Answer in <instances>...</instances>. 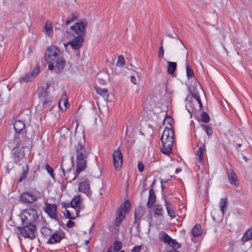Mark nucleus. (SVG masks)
Here are the masks:
<instances>
[{"label": "nucleus", "mask_w": 252, "mask_h": 252, "mask_svg": "<svg viewBox=\"0 0 252 252\" xmlns=\"http://www.w3.org/2000/svg\"><path fill=\"white\" fill-rule=\"evenodd\" d=\"M70 158L72 163L70 164V167H66V162L62 160L61 162V168L62 170L63 175H65V172H69L73 167V161L74 157L76 158V174L73 180L77 176L83 171L85 170L87 167V160L89 154L85 147V136L80 138L79 139H76L74 143H71L70 145Z\"/></svg>", "instance_id": "1"}, {"label": "nucleus", "mask_w": 252, "mask_h": 252, "mask_svg": "<svg viewBox=\"0 0 252 252\" xmlns=\"http://www.w3.org/2000/svg\"><path fill=\"white\" fill-rule=\"evenodd\" d=\"M87 25L88 23L86 20L81 21L76 23L73 26H71L69 30H66V32L67 34L74 37L72 40L64 43L65 48L68 45H70L74 50H77L81 48L84 42L83 35L85 33Z\"/></svg>", "instance_id": "2"}, {"label": "nucleus", "mask_w": 252, "mask_h": 252, "mask_svg": "<svg viewBox=\"0 0 252 252\" xmlns=\"http://www.w3.org/2000/svg\"><path fill=\"white\" fill-rule=\"evenodd\" d=\"M17 144L18 147L14 148L12 150L11 153L13 156V160L16 164L20 165L23 163H25V165L22 167V173L18 180V182H21L27 178L29 167L28 164L26 162L27 158L24 150V146L25 145H21L17 143Z\"/></svg>", "instance_id": "3"}, {"label": "nucleus", "mask_w": 252, "mask_h": 252, "mask_svg": "<svg viewBox=\"0 0 252 252\" xmlns=\"http://www.w3.org/2000/svg\"><path fill=\"white\" fill-rule=\"evenodd\" d=\"M173 136V129L172 128L166 127L162 133L160 139L162 145L160 151L163 154L169 155L172 153Z\"/></svg>", "instance_id": "4"}, {"label": "nucleus", "mask_w": 252, "mask_h": 252, "mask_svg": "<svg viewBox=\"0 0 252 252\" xmlns=\"http://www.w3.org/2000/svg\"><path fill=\"white\" fill-rule=\"evenodd\" d=\"M13 126L17 133L15 136L14 141L21 145L27 144L30 139L26 135L25 122L20 120H16L14 123Z\"/></svg>", "instance_id": "5"}, {"label": "nucleus", "mask_w": 252, "mask_h": 252, "mask_svg": "<svg viewBox=\"0 0 252 252\" xmlns=\"http://www.w3.org/2000/svg\"><path fill=\"white\" fill-rule=\"evenodd\" d=\"M20 217L22 224L35 225L34 222L38 220L39 216L35 209L30 208L24 210Z\"/></svg>", "instance_id": "6"}, {"label": "nucleus", "mask_w": 252, "mask_h": 252, "mask_svg": "<svg viewBox=\"0 0 252 252\" xmlns=\"http://www.w3.org/2000/svg\"><path fill=\"white\" fill-rule=\"evenodd\" d=\"M130 208V203L128 200L122 204L118 209L114 224L116 226H119L122 220L125 218V215L128 212Z\"/></svg>", "instance_id": "7"}, {"label": "nucleus", "mask_w": 252, "mask_h": 252, "mask_svg": "<svg viewBox=\"0 0 252 252\" xmlns=\"http://www.w3.org/2000/svg\"><path fill=\"white\" fill-rule=\"evenodd\" d=\"M22 226L18 228L19 232L21 236L25 238L34 239L35 237L36 226L35 225L28 224H22Z\"/></svg>", "instance_id": "8"}, {"label": "nucleus", "mask_w": 252, "mask_h": 252, "mask_svg": "<svg viewBox=\"0 0 252 252\" xmlns=\"http://www.w3.org/2000/svg\"><path fill=\"white\" fill-rule=\"evenodd\" d=\"M60 50L55 46H51L47 48L45 59L48 63L54 62V60L59 58Z\"/></svg>", "instance_id": "9"}, {"label": "nucleus", "mask_w": 252, "mask_h": 252, "mask_svg": "<svg viewBox=\"0 0 252 252\" xmlns=\"http://www.w3.org/2000/svg\"><path fill=\"white\" fill-rule=\"evenodd\" d=\"M40 72V66L37 64L33 70L30 73H27L19 78L21 83H27L32 81Z\"/></svg>", "instance_id": "10"}, {"label": "nucleus", "mask_w": 252, "mask_h": 252, "mask_svg": "<svg viewBox=\"0 0 252 252\" xmlns=\"http://www.w3.org/2000/svg\"><path fill=\"white\" fill-rule=\"evenodd\" d=\"M113 164L117 170H120L123 163V155L119 149H117L113 153Z\"/></svg>", "instance_id": "11"}, {"label": "nucleus", "mask_w": 252, "mask_h": 252, "mask_svg": "<svg viewBox=\"0 0 252 252\" xmlns=\"http://www.w3.org/2000/svg\"><path fill=\"white\" fill-rule=\"evenodd\" d=\"M198 150L196 151V159L198 165L204 164V153L205 151V145L204 144H197Z\"/></svg>", "instance_id": "12"}, {"label": "nucleus", "mask_w": 252, "mask_h": 252, "mask_svg": "<svg viewBox=\"0 0 252 252\" xmlns=\"http://www.w3.org/2000/svg\"><path fill=\"white\" fill-rule=\"evenodd\" d=\"M37 199L36 196L29 191H25L20 196V200L24 203L32 204Z\"/></svg>", "instance_id": "13"}, {"label": "nucleus", "mask_w": 252, "mask_h": 252, "mask_svg": "<svg viewBox=\"0 0 252 252\" xmlns=\"http://www.w3.org/2000/svg\"><path fill=\"white\" fill-rule=\"evenodd\" d=\"M65 233L63 231H58L51 234L48 243L53 244L60 242L61 240L65 238Z\"/></svg>", "instance_id": "14"}, {"label": "nucleus", "mask_w": 252, "mask_h": 252, "mask_svg": "<svg viewBox=\"0 0 252 252\" xmlns=\"http://www.w3.org/2000/svg\"><path fill=\"white\" fill-rule=\"evenodd\" d=\"M70 207L76 209V215L79 216V213L80 210L83 209V207L81 205V201L80 195H75L72 198L70 203Z\"/></svg>", "instance_id": "15"}, {"label": "nucleus", "mask_w": 252, "mask_h": 252, "mask_svg": "<svg viewBox=\"0 0 252 252\" xmlns=\"http://www.w3.org/2000/svg\"><path fill=\"white\" fill-rule=\"evenodd\" d=\"M47 88L44 89L43 87L38 90V96L42 101V104L44 107L50 103L51 101L50 98L48 97V92H47Z\"/></svg>", "instance_id": "16"}, {"label": "nucleus", "mask_w": 252, "mask_h": 252, "mask_svg": "<svg viewBox=\"0 0 252 252\" xmlns=\"http://www.w3.org/2000/svg\"><path fill=\"white\" fill-rule=\"evenodd\" d=\"M78 190L79 191L86 194L88 196H90L91 195L92 192L90 190L89 181L86 180L83 182H80L78 186Z\"/></svg>", "instance_id": "17"}, {"label": "nucleus", "mask_w": 252, "mask_h": 252, "mask_svg": "<svg viewBox=\"0 0 252 252\" xmlns=\"http://www.w3.org/2000/svg\"><path fill=\"white\" fill-rule=\"evenodd\" d=\"M46 206L44 210L50 218L57 220V206L55 204L46 203Z\"/></svg>", "instance_id": "18"}, {"label": "nucleus", "mask_w": 252, "mask_h": 252, "mask_svg": "<svg viewBox=\"0 0 252 252\" xmlns=\"http://www.w3.org/2000/svg\"><path fill=\"white\" fill-rule=\"evenodd\" d=\"M54 63L55 72L58 74H60L63 71L66 63L65 60L62 57H60L54 60Z\"/></svg>", "instance_id": "19"}, {"label": "nucleus", "mask_w": 252, "mask_h": 252, "mask_svg": "<svg viewBox=\"0 0 252 252\" xmlns=\"http://www.w3.org/2000/svg\"><path fill=\"white\" fill-rule=\"evenodd\" d=\"M149 193L148 200L147 205L148 208H152L155 203L156 196L152 187L149 189Z\"/></svg>", "instance_id": "20"}, {"label": "nucleus", "mask_w": 252, "mask_h": 252, "mask_svg": "<svg viewBox=\"0 0 252 252\" xmlns=\"http://www.w3.org/2000/svg\"><path fill=\"white\" fill-rule=\"evenodd\" d=\"M165 206L167 211V213L169 217L173 219L176 216V212L174 209L172 204L170 202H168L167 200L164 199Z\"/></svg>", "instance_id": "21"}, {"label": "nucleus", "mask_w": 252, "mask_h": 252, "mask_svg": "<svg viewBox=\"0 0 252 252\" xmlns=\"http://www.w3.org/2000/svg\"><path fill=\"white\" fill-rule=\"evenodd\" d=\"M227 176L231 185H234L236 187L238 186L239 182L237 180V176L233 170H230L227 172Z\"/></svg>", "instance_id": "22"}, {"label": "nucleus", "mask_w": 252, "mask_h": 252, "mask_svg": "<svg viewBox=\"0 0 252 252\" xmlns=\"http://www.w3.org/2000/svg\"><path fill=\"white\" fill-rule=\"evenodd\" d=\"M144 215V211L142 208H138L135 211V223L138 226L140 224V220Z\"/></svg>", "instance_id": "23"}, {"label": "nucleus", "mask_w": 252, "mask_h": 252, "mask_svg": "<svg viewBox=\"0 0 252 252\" xmlns=\"http://www.w3.org/2000/svg\"><path fill=\"white\" fill-rule=\"evenodd\" d=\"M188 102L186 104V107L189 113H192L194 111L195 107L193 102L191 99V97L188 95L185 99Z\"/></svg>", "instance_id": "24"}, {"label": "nucleus", "mask_w": 252, "mask_h": 252, "mask_svg": "<svg viewBox=\"0 0 252 252\" xmlns=\"http://www.w3.org/2000/svg\"><path fill=\"white\" fill-rule=\"evenodd\" d=\"M95 90L97 94L105 98V99L108 98V94L106 89L101 88L99 87L96 86L95 87Z\"/></svg>", "instance_id": "25"}, {"label": "nucleus", "mask_w": 252, "mask_h": 252, "mask_svg": "<svg viewBox=\"0 0 252 252\" xmlns=\"http://www.w3.org/2000/svg\"><path fill=\"white\" fill-rule=\"evenodd\" d=\"M252 239V228L247 230L244 234L241 240L243 243Z\"/></svg>", "instance_id": "26"}, {"label": "nucleus", "mask_w": 252, "mask_h": 252, "mask_svg": "<svg viewBox=\"0 0 252 252\" xmlns=\"http://www.w3.org/2000/svg\"><path fill=\"white\" fill-rule=\"evenodd\" d=\"M192 234L194 237H198L201 235L202 230L200 225L196 224L192 229Z\"/></svg>", "instance_id": "27"}, {"label": "nucleus", "mask_w": 252, "mask_h": 252, "mask_svg": "<svg viewBox=\"0 0 252 252\" xmlns=\"http://www.w3.org/2000/svg\"><path fill=\"white\" fill-rule=\"evenodd\" d=\"M168 69L167 72L170 74H173L176 69L177 63L176 62H168Z\"/></svg>", "instance_id": "28"}, {"label": "nucleus", "mask_w": 252, "mask_h": 252, "mask_svg": "<svg viewBox=\"0 0 252 252\" xmlns=\"http://www.w3.org/2000/svg\"><path fill=\"white\" fill-rule=\"evenodd\" d=\"M78 17V14L77 13H72L70 16L68 17V19L65 22V25L68 26L71 23L75 21Z\"/></svg>", "instance_id": "29"}, {"label": "nucleus", "mask_w": 252, "mask_h": 252, "mask_svg": "<svg viewBox=\"0 0 252 252\" xmlns=\"http://www.w3.org/2000/svg\"><path fill=\"white\" fill-rule=\"evenodd\" d=\"M44 30L45 34L50 36L53 33L52 24L50 23H48V22H46L44 28Z\"/></svg>", "instance_id": "30"}, {"label": "nucleus", "mask_w": 252, "mask_h": 252, "mask_svg": "<svg viewBox=\"0 0 252 252\" xmlns=\"http://www.w3.org/2000/svg\"><path fill=\"white\" fill-rule=\"evenodd\" d=\"M201 126L203 128V130L206 132L208 137H210L212 135L213 129L210 126L201 124Z\"/></svg>", "instance_id": "31"}, {"label": "nucleus", "mask_w": 252, "mask_h": 252, "mask_svg": "<svg viewBox=\"0 0 252 252\" xmlns=\"http://www.w3.org/2000/svg\"><path fill=\"white\" fill-rule=\"evenodd\" d=\"M154 212L155 216L157 215L159 217L163 216V209L160 205H155L154 209Z\"/></svg>", "instance_id": "32"}, {"label": "nucleus", "mask_w": 252, "mask_h": 252, "mask_svg": "<svg viewBox=\"0 0 252 252\" xmlns=\"http://www.w3.org/2000/svg\"><path fill=\"white\" fill-rule=\"evenodd\" d=\"M172 239H173L171 237H170L165 232H163L162 233V235L161 237V240L164 243H166L169 245Z\"/></svg>", "instance_id": "33"}, {"label": "nucleus", "mask_w": 252, "mask_h": 252, "mask_svg": "<svg viewBox=\"0 0 252 252\" xmlns=\"http://www.w3.org/2000/svg\"><path fill=\"white\" fill-rule=\"evenodd\" d=\"M227 204L226 198H221L220 202V208L221 212H222V215H224L225 210V206Z\"/></svg>", "instance_id": "34"}, {"label": "nucleus", "mask_w": 252, "mask_h": 252, "mask_svg": "<svg viewBox=\"0 0 252 252\" xmlns=\"http://www.w3.org/2000/svg\"><path fill=\"white\" fill-rule=\"evenodd\" d=\"M122 247V243L119 241H115L113 244V251L114 252H118Z\"/></svg>", "instance_id": "35"}, {"label": "nucleus", "mask_w": 252, "mask_h": 252, "mask_svg": "<svg viewBox=\"0 0 252 252\" xmlns=\"http://www.w3.org/2000/svg\"><path fill=\"white\" fill-rule=\"evenodd\" d=\"M40 231L42 235L46 236L51 235L52 230L46 227H43L41 228Z\"/></svg>", "instance_id": "36"}, {"label": "nucleus", "mask_w": 252, "mask_h": 252, "mask_svg": "<svg viewBox=\"0 0 252 252\" xmlns=\"http://www.w3.org/2000/svg\"><path fill=\"white\" fill-rule=\"evenodd\" d=\"M169 245L173 248V250L179 249L181 247V245L174 239H172Z\"/></svg>", "instance_id": "37"}, {"label": "nucleus", "mask_w": 252, "mask_h": 252, "mask_svg": "<svg viewBox=\"0 0 252 252\" xmlns=\"http://www.w3.org/2000/svg\"><path fill=\"white\" fill-rule=\"evenodd\" d=\"M125 64V60L124 57L122 55H120L118 57V59L116 63L117 66L122 67Z\"/></svg>", "instance_id": "38"}, {"label": "nucleus", "mask_w": 252, "mask_h": 252, "mask_svg": "<svg viewBox=\"0 0 252 252\" xmlns=\"http://www.w3.org/2000/svg\"><path fill=\"white\" fill-rule=\"evenodd\" d=\"M201 121L204 123H208L210 121V117L207 113L203 111L201 114Z\"/></svg>", "instance_id": "39"}, {"label": "nucleus", "mask_w": 252, "mask_h": 252, "mask_svg": "<svg viewBox=\"0 0 252 252\" xmlns=\"http://www.w3.org/2000/svg\"><path fill=\"white\" fill-rule=\"evenodd\" d=\"M186 73L187 76L188 78H191L194 75L192 69L190 67V65L189 64H187L186 65Z\"/></svg>", "instance_id": "40"}, {"label": "nucleus", "mask_w": 252, "mask_h": 252, "mask_svg": "<svg viewBox=\"0 0 252 252\" xmlns=\"http://www.w3.org/2000/svg\"><path fill=\"white\" fill-rule=\"evenodd\" d=\"M62 102H63V105L66 107L67 105L68 104V102H67V95L65 94H64L63 95L62 98L59 102V105L60 107V105H61V103Z\"/></svg>", "instance_id": "41"}, {"label": "nucleus", "mask_w": 252, "mask_h": 252, "mask_svg": "<svg viewBox=\"0 0 252 252\" xmlns=\"http://www.w3.org/2000/svg\"><path fill=\"white\" fill-rule=\"evenodd\" d=\"M45 168L48 172V173L50 174L51 177L54 178V174L53 169L49 166L48 163L45 164Z\"/></svg>", "instance_id": "42"}, {"label": "nucleus", "mask_w": 252, "mask_h": 252, "mask_svg": "<svg viewBox=\"0 0 252 252\" xmlns=\"http://www.w3.org/2000/svg\"><path fill=\"white\" fill-rule=\"evenodd\" d=\"M166 121L168 125L172 126V124L174 122L173 119L170 117V116H167V114H166V117L163 120V123H164Z\"/></svg>", "instance_id": "43"}, {"label": "nucleus", "mask_w": 252, "mask_h": 252, "mask_svg": "<svg viewBox=\"0 0 252 252\" xmlns=\"http://www.w3.org/2000/svg\"><path fill=\"white\" fill-rule=\"evenodd\" d=\"M161 46H160L159 50H158V57L161 58L164 55V50L162 46V41L161 42Z\"/></svg>", "instance_id": "44"}, {"label": "nucleus", "mask_w": 252, "mask_h": 252, "mask_svg": "<svg viewBox=\"0 0 252 252\" xmlns=\"http://www.w3.org/2000/svg\"><path fill=\"white\" fill-rule=\"evenodd\" d=\"M137 166H138V170L140 172H142L143 171V170L144 169V165L141 162L139 161L138 162Z\"/></svg>", "instance_id": "45"}, {"label": "nucleus", "mask_w": 252, "mask_h": 252, "mask_svg": "<svg viewBox=\"0 0 252 252\" xmlns=\"http://www.w3.org/2000/svg\"><path fill=\"white\" fill-rule=\"evenodd\" d=\"M36 170H34L33 175L30 176L28 179L29 182H32L36 179V176L35 175Z\"/></svg>", "instance_id": "46"}, {"label": "nucleus", "mask_w": 252, "mask_h": 252, "mask_svg": "<svg viewBox=\"0 0 252 252\" xmlns=\"http://www.w3.org/2000/svg\"><path fill=\"white\" fill-rule=\"evenodd\" d=\"M65 211L66 214H64V215L66 218L69 219L71 220L75 219V217L71 216L70 212L68 210H66Z\"/></svg>", "instance_id": "47"}, {"label": "nucleus", "mask_w": 252, "mask_h": 252, "mask_svg": "<svg viewBox=\"0 0 252 252\" xmlns=\"http://www.w3.org/2000/svg\"><path fill=\"white\" fill-rule=\"evenodd\" d=\"M138 78H136L133 75H131L130 77V81L132 83H133L134 84H137L138 82Z\"/></svg>", "instance_id": "48"}, {"label": "nucleus", "mask_w": 252, "mask_h": 252, "mask_svg": "<svg viewBox=\"0 0 252 252\" xmlns=\"http://www.w3.org/2000/svg\"><path fill=\"white\" fill-rule=\"evenodd\" d=\"M141 249V246H136L131 250V252H140Z\"/></svg>", "instance_id": "49"}, {"label": "nucleus", "mask_w": 252, "mask_h": 252, "mask_svg": "<svg viewBox=\"0 0 252 252\" xmlns=\"http://www.w3.org/2000/svg\"><path fill=\"white\" fill-rule=\"evenodd\" d=\"M75 222L71 220L68 221L66 223V226L71 228L74 225Z\"/></svg>", "instance_id": "50"}, {"label": "nucleus", "mask_w": 252, "mask_h": 252, "mask_svg": "<svg viewBox=\"0 0 252 252\" xmlns=\"http://www.w3.org/2000/svg\"><path fill=\"white\" fill-rule=\"evenodd\" d=\"M50 63L48 65V68L50 70L55 69V65L54 62Z\"/></svg>", "instance_id": "51"}, {"label": "nucleus", "mask_w": 252, "mask_h": 252, "mask_svg": "<svg viewBox=\"0 0 252 252\" xmlns=\"http://www.w3.org/2000/svg\"><path fill=\"white\" fill-rule=\"evenodd\" d=\"M189 93L191 94V95L192 94V92H196L195 88L193 87L189 88Z\"/></svg>", "instance_id": "52"}, {"label": "nucleus", "mask_w": 252, "mask_h": 252, "mask_svg": "<svg viewBox=\"0 0 252 252\" xmlns=\"http://www.w3.org/2000/svg\"><path fill=\"white\" fill-rule=\"evenodd\" d=\"M199 96H200V95H199V94H198V93L197 92H192V94L191 95L192 97H193L194 98H195L196 97H197Z\"/></svg>", "instance_id": "53"}, {"label": "nucleus", "mask_w": 252, "mask_h": 252, "mask_svg": "<svg viewBox=\"0 0 252 252\" xmlns=\"http://www.w3.org/2000/svg\"><path fill=\"white\" fill-rule=\"evenodd\" d=\"M62 205L65 208H68L69 207V204H67V203H64V202H63L62 203Z\"/></svg>", "instance_id": "54"}, {"label": "nucleus", "mask_w": 252, "mask_h": 252, "mask_svg": "<svg viewBox=\"0 0 252 252\" xmlns=\"http://www.w3.org/2000/svg\"><path fill=\"white\" fill-rule=\"evenodd\" d=\"M197 103L199 104V107H200V109H202V108H203V105H202L201 99H200L199 101H197Z\"/></svg>", "instance_id": "55"}, {"label": "nucleus", "mask_w": 252, "mask_h": 252, "mask_svg": "<svg viewBox=\"0 0 252 252\" xmlns=\"http://www.w3.org/2000/svg\"><path fill=\"white\" fill-rule=\"evenodd\" d=\"M181 171V169L180 168H177L176 169V173H177Z\"/></svg>", "instance_id": "56"}, {"label": "nucleus", "mask_w": 252, "mask_h": 252, "mask_svg": "<svg viewBox=\"0 0 252 252\" xmlns=\"http://www.w3.org/2000/svg\"><path fill=\"white\" fill-rule=\"evenodd\" d=\"M107 252H112V247L108 248V249L107 251Z\"/></svg>", "instance_id": "57"}, {"label": "nucleus", "mask_w": 252, "mask_h": 252, "mask_svg": "<svg viewBox=\"0 0 252 252\" xmlns=\"http://www.w3.org/2000/svg\"><path fill=\"white\" fill-rule=\"evenodd\" d=\"M236 146H237V149H238V148L241 147L242 144H238L236 145Z\"/></svg>", "instance_id": "58"}, {"label": "nucleus", "mask_w": 252, "mask_h": 252, "mask_svg": "<svg viewBox=\"0 0 252 252\" xmlns=\"http://www.w3.org/2000/svg\"><path fill=\"white\" fill-rule=\"evenodd\" d=\"M195 99L197 101H199L201 98H200V96H199L198 97H196Z\"/></svg>", "instance_id": "59"}, {"label": "nucleus", "mask_w": 252, "mask_h": 252, "mask_svg": "<svg viewBox=\"0 0 252 252\" xmlns=\"http://www.w3.org/2000/svg\"><path fill=\"white\" fill-rule=\"evenodd\" d=\"M160 182H161V184H162L163 183H166L167 182H166V181H160Z\"/></svg>", "instance_id": "60"}, {"label": "nucleus", "mask_w": 252, "mask_h": 252, "mask_svg": "<svg viewBox=\"0 0 252 252\" xmlns=\"http://www.w3.org/2000/svg\"><path fill=\"white\" fill-rule=\"evenodd\" d=\"M179 42H180V43H181V44H182V45L184 46V47L185 48V46L183 45V44L182 42L180 40H179Z\"/></svg>", "instance_id": "61"}, {"label": "nucleus", "mask_w": 252, "mask_h": 252, "mask_svg": "<svg viewBox=\"0 0 252 252\" xmlns=\"http://www.w3.org/2000/svg\"><path fill=\"white\" fill-rule=\"evenodd\" d=\"M19 24H16V27H17V26H18V25H19Z\"/></svg>", "instance_id": "62"}, {"label": "nucleus", "mask_w": 252, "mask_h": 252, "mask_svg": "<svg viewBox=\"0 0 252 252\" xmlns=\"http://www.w3.org/2000/svg\"><path fill=\"white\" fill-rule=\"evenodd\" d=\"M89 240L86 241V243L87 244L89 242Z\"/></svg>", "instance_id": "63"}, {"label": "nucleus", "mask_w": 252, "mask_h": 252, "mask_svg": "<svg viewBox=\"0 0 252 252\" xmlns=\"http://www.w3.org/2000/svg\"><path fill=\"white\" fill-rule=\"evenodd\" d=\"M120 252H125V251H121Z\"/></svg>", "instance_id": "64"}]
</instances>
